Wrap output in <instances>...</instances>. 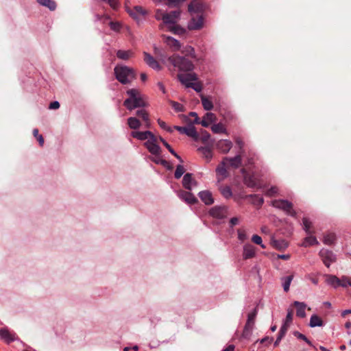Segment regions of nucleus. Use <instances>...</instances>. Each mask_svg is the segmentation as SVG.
Returning a JSON list of instances; mask_svg holds the SVG:
<instances>
[{
    "label": "nucleus",
    "mask_w": 351,
    "mask_h": 351,
    "mask_svg": "<svg viewBox=\"0 0 351 351\" xmlns=\"http://www.w3.org/2000/svg\"><path fill=\"white\" fill-rule=\"evenodd\" d=\"M168 62L180 72H190L194 69V64L191 60L178 54L169 56Z\"/></svg>",
    "instance_id": "5"
},
{
    "label": "nucleus",
    "mask_w": 351,
    "mask_h": 351,
    "mask_svg": "<svg viewBox=\"0 0 351 351\" xmlns=\"http://www.w3.org/2000/svg\"><path fill=\"white\" fill-rule=\"evenodd\" d=\"M258 314V309L255 307L250 313L247 315V318L245 324L247 326H255V321Z\"/></svg>",
    "instance_id": "30"
},
{
    "label": "nucleus",
    "mask_w": 351,
    "mask_h": 351,
    "mask_svg": "<svg viewBox=\"0 0 351 351\" xmlns=\"http://www.w3.org/2000/svg\"><path fill=\"white\" fill-rule=\"evenodd\" d=\"M109 26L112 31L116 32H120L121 28V25L119 22L110 21Z\"/></svg>",
    "instance_id": "53"
},
{
    "label": "nucleus",
    "mask_w": 351,
    "mask_h": 351,
    "mask_svg": "<svg viewBox=\"0 0 351 351\" xmlns=\"http://www.w3.org/2000/svg\"><path fill=\"white\" fill-rule=\"evenodd\" d=\"M37 2L40 5L47 8L50 11H54L57 7L54 0H37Z\"/></svg>",
    "instance_id": "29"
},
{
    "label": "nucleus",
    "mask_w": 351,
    "mask_h": 351,
    "mask_svg": "<svg viewBox=\"0 0 351 351\" xmlns=\"http://www.w3.org/2000/svg\"><path fill=\"white\" fill-rule=\"evenodd\" d=\"M145 62L152 69L156 71H160L162 67L158 61L149 53L143 52Z\"/></svg>",
    "instance_id": "14"
},
{
    "label": "nucleus",
    "mask_w": 351,
    "mask_h": 351,
    "mask_svg": "<svg viewBox=\"0 0 351 351\" xmlns=\"http://www.w3.org/2000/svg\"><path fill=\"white\" fill-rule=\"evenodd\" d=\"M324 325L323 320L316 314L311 315L310 318L309 326L311 328L317 326H322Z\"/></svg>",
    "instance_id": "32"
},
{
    "label": "nucleus",
    "mask_w": 351,
    "mask_h": 351,
    "mask_svg": "<svg viewBox=\"0 0 351 351\" xmlns=\"http://www.w3.org/2000/svg\"><path fill=\"white\" fill-rule=\"evenodd\" d=\"M211 130L215 134H226L227 130L221 123L213 124L211 126Z\"/></svg>",
    "instance_id": "37"
},
{
    "label": "nucleus",
    "mask_w": 351,
    "mask_h": 351,
    "mask_svg": "<svg viewBox=\"0 0 351 351\" xmlns=\"http://www.w3.org/2000/svg\"><path fill=\"white\" fill-rule=\"evenodd\" d=\"M133 54V52L131 50H121L119 49L117 51L116 55L119 59L127 60H128Z\"/></svg>",
    "instance_id": "35"
},
{
    "label": "nucleus",
    "mask_w": 351,
    "mask_h": 351,
    "mask_svg": "<svg viewBox=\"0 0 351 351\" xmlns=\"http://www.w3.org/2000/svg\"><path fill=\"white\" fill-rule=\"evenodd\" d=\"M219 191L222 196L226 199H230L232 196V192L230 186H222L219 188Z\"/></svg>",
    "instance_id": "38"
},
{
    "label": "nucleus",
    "mask_w": 351,
    "mask_h": 351,
    "mask_svg": "<svg viewBox=\"0 0 351 351\" xmlns=\"http://www.w3.org/2000/svg\"><path fill=\"white\" fill-rule=\"evenodd\" d=\"M255 247L252 245L246 244L243 246V258L244 260L252 258L255 256Z\"/></svg>",
    "instance_id": "19"
},
{
    "label": "nucleus",
    "mask_w": 351,
    "mask_h": 351,
    "mask_svg": "<svg viewBox=\"0 0 351 351\" xmlns=\"http://www.w3.org/2000/svg\"><path fill=\"white\" fill-rule=\"evenodd\" d=\"M116 79L122 84H128L136 78L134 70L125 65H117L114 69Z\"/></svg>",
    "instance_id": "4"
},
{
    "label": "nucleus",
    "mask_w": 351,
    "mask_h": 351,
    "mask_svg": "<svg viewBox=\"0 0 351 351\" xmlns=\"http://www.w3.org/2000/svg\"><path fill=\"white\" fill-rule=\"evenodd\" d=\"M198 151L202 152L203 156L208 160H210L213 158V153L210 147H200L197 149Z\"/></svg>",
    "instance_id": "39"
},
{
    "label": "nucleus",
    "mask_w": 351,
    "mask_h": 351,
    "mask_svg": "<svg viewBox=\"0 0 351 351\" xmlns=\"http://www.w3.org/2000/svg\"><path fill=\"white\" fill-rule=\"evenodd\" d=\"M0 337L8 344L11 342H13L16 339L15 335L11 333L8 330L5 328H1L0 330Z\"/></svg>",
    "instance_id": "21"
},
{
    "label": "nucleus",
    "mask_w": 351,
    "mask_h": 351,
    "mask_svg": "<svg viewBox=\"0 0 351 351\" xmlns=\"http://www.w3.org/2000/svg\"><path fill=\"white\" fill-rule=\"evenodd\" d=\"M178 197L189 205H194L198 202L197 198L191 191L179 190L177 191Z\"/></svg>",
    "instance_id": "11"
},
{
    "label": "nucleus",
    "mask_w": 351,
    "mask_h": 351,
    "mask_svg": "<svg viewBox=\"0 0 351 351\" xmlns=\"http://www.w3.org/2000/svg\"><path fill=\"white\" fill-rule=\"evenodd\" d=\"M205 4L202 0H192L188 5V12L193 15L197 14V18L193 16L188 23L187 27L189 30H199L203 27Z\"/></svg>",
    "instance_id": "2"
},
{
    "label": "nucleus",
    "mask_w": 351,
    "mask_h": 351,
    "mask_svg": "<svg viewBox=\"0 0 351 351\" xmlns=\"http://www.w3.org/2000/svg\"><path fill=\"white\" fill-rule=\"evenodd\" d=\"M185 134L193 138L195 141H199V134L193 124H190L187 126Z\"/></svg>",
    "instance_id": "28"
},
{
    "label": "nucleus",
    "mask_w": 351,
    "mask_h": 351,
    "mask_svg": "<svg viewBox=\"0 0 351 351\" xmlns=\"http://www.w3.org/2000/svg\"><path fill=\"white\" fill-rule=\"evenodd\" d=\"M188 88H191L195 91H196L197 93H199L202 90V85L199 82H193L192 84H189L188 85Z\"/></svg>",
    "instance_id": "51"
},
{
    "label": "nucleus",
    "mask_w": 351,
    "mask_h": 351,
    "mask_svg": "<svg viewBox=\"0 0 351 351\" xmlns=\"http://www.w3.org/2000/svg\"><path fill=\"white\" fill-rule=\"evenodd\" d=\"M293 320V311L291 309L287 310V314L284 322L285 324H290Z\"/></svg>",
    "instance_id": "55"
},
{
    "label": "nucleus",
    "mask_w": 351,
    "mask_h": 351,
    "mask_svg": "<svg viewBox=\"0 0 351 351\" xmlns=\"http://www.w3.org/2000/svg\"><path fill=\"white\" fill-rule=\"evenodd\" d=\"M136 114L141 118L143 121H147L149 117L148 112L143 108L136 110Z\"/></svg>",
    "instance_id": "48"
},
{
    "label": "nucleus",
    "mask_w": 351,
    "mask_h": 351,
    "mask_svg": "<svg viewBox=\"0 0 351 351\" xmlns=\"http://www.w3.org/2000/svg\"><path fill=\"white\" fill-rule=\"evenodd\" d=\"M101 1L107 3L114 10H118L120 6L119 0H101Z\"/></svg>",
    "instance_id": "46"
},
{
    "label": "nucleus",
    "mask_w": 351,
    "mask_h": 351,
    "mask_svg": "<svg viewBox=\"0 0 351 351\" xmlns=\"http://www.w3.org/2000/svg\"><path fill=\"white\" fill-rule=\"evenodd\" d=\"M307 278L315 285H317L319 283L318 278L313 277L311 275H308Z\"/></svg>",
    "instance_id": "64"
},
{
    "label": "nucleus",
    "mask_w": 351,
    "mask_h": 351,
    "mask_svg": "<svg viewBox=\"0 0 351 351\" xmlns=\"http://www.w3.org/2000/svg\"><path fill=\"white\" fill-rule=\"evenodd\" d=\"M185 172V169L183 165H178L174 173V177L176 179H180Z\"/></svg>",
    "instance_id": "45"
},
{
    "label": "nucleus",
    "mask_w": 351,
    "mask_h": 351,
    "mask_svg": "<svg viewBox=\"0 0 351 351\" xmlns=\"http://www.w3.org/2000/svg\"><path fill=\"white\" fill-rule=\"evenodd\" d=\"M173 128L178 131L179 132H180L181 134H185L187 127L175 125Z\"/></svg>",
    "instance_id": "60"
},
{
    "label": "nucleus",
    "mask_w": 351,
    "mask_h": 351,
    "mask_svg": "<svg viewBox=\"0 0 351 351\" xmlns=\"http://www.w3.org/2000/svg\"><path fill=\"white\" fill-rule=\"evenodd\" d=\"M252 241L257 245H260L263 249L266 248V246L263 244L262 238L258 234H254L252 237Z\"/></svg>",
    "instance_id": "50"
},
{
    "label": "nucleus",
    "mask_w": 351,
    "mask_h": 351,
    "mask_svg": "<svg viewBox=\"0 0 351 351\" xmlns=\"http://www.w3.org/2000/svg\"><path fill=\"white\" fill-rule=\"evenodd\" d=\"M184 51L186 53V56H189L193 59H196L195 51L193 47L191 46H186Z\"/></svg>",
    "instance_id": "54"
},
{
    "label": "nucleus",
    "mask_w": 351,
    "mask_h": 351,
    "mask_svg": "<svg viewBox=\"0 0 351 351\" xmlns=\"http://www.w3.org/2000/svg\"><path fill=\"white\" fill-rule=\"evenodd\" d=\"M278 192V189L276 186H271L270 189H269L266 192L267 196H273Z\"/></svg>",
    "instance_id": "59"
},
{
    "label": "nucleus",
    "mask_w": 351,
    "mask_h": 351,
    "mask_svg": "<svg viewBox=\"0 0 351 351\" xmlns=\"http://www.w3.org/2000/svg\"><path fill=\"white\" fill-rule=\"evenodd\" d=\"M319 242L317 238L314 236H308L304 238L302 246L304 247H307L308 246L318 245Z\"/></svg>",
    "instance_id": "33"
},
{
    "label": "nucleus",
    "mask_w": 351,
    "mask_h": 351,
    "mask_svg": "<svg viewBox=\"0 0 351 351\" xmlns=\"http://www.w3.org/2000/svg\"><path fill=\"white\" fill-rule=\"evenodd\" d=\"M237 233H238V239L240 241H243L247 239V236H246L245 232L244 230L239 229L237 230Z\"/></svg>",
    "instance_id": "57"
},
{
    "label": "nucleus",
    "mask_w": 351,
    "mask_h": 351,
    "mask_svg": "<svg viewBox=\"0 0 351 351\" xmlns=\"http://www.w3.org/2000/svg\"><path fill=\"white\" fill-rule=\"evenodd\" d=\"M158 156H156L155 158H152L151 160L152 162L157 165H165L167 164V160L164 159H160L157 158Z\"/></svg>",
    "instance_id": "56"
},
{
    "label": "nucleus",
    "mask_w": 351,
    "mask_h": 351,
    "mask_svg": "<svg viewBox=\"0 0 351 351\" xmlns=\"http://www.w3.org/2000/svg\"><path fill=\"white\" fill-rule=\"evenodd\" d=\"M293 335L297 339L304 341L310 346L313 347L315 349H316V348L313 346L312 342L304 335L296 330L293 332Z\"/></svg>",
    "instance_id": "42"
},
{
    "label": "nucleus",
    "mask_w": 351,
    "mask_h": 351,
    "mask_svg": "<svg viewBox=\"0 0 351 351\" xmlns=\"http://www.w3.org/2000/svg\"><path fill=\"white\" fill-rule=\"evenodd\" d=\"M201 100L204 110L209 111L213 108V104L211 100L206 98V97H202Z\"/></svg>",
    "instance_id": "41"
},
{
    "label": "nucleus",
    "mask_w": 351,
    "mask_h": 351,
    "mask_svg": "<svg viewBox=\"0 0 351 351\" xmlns=\"http://www.w3.org/2000/svg\"><path fill=\"white\" fill-rule=\"evenodd\" d=\"M49 109H58L60 108V103L57 101H54L50 103Z\"/></svg>",
    "instance_id": "61"
},
{
    "label": "nucleus",
    "mask_w": 351,
    "mask_h": 351,
    "mask_svg": "<svg viewBox=\"0 0 351 351\" xmlns=\"http://www.w3.org/2000/svg\"><path fill=\"white\" fill-rule=\"evenodd\" d=\"M326 282L333 288H337L340 287V279L334 275H326Z\"/></svg>",
    "instance_id": "27"
},
{
    "label": "nucleus",
    "mask_w": 351,
    "mask_h": 351,
    "mask_svg": "<svg viewBox=\"0 0 351 351\" xmlns=\"http://www.w3.org/2000/svg\"><path fill=\"white\" fill-rule=\"evenodd\" d=\"M337 239L336 234L333 232H328L324 235L323 243L325 245H332L335 244Z\"/></svg>",
    "instance_id": "31"
},
{
    "label": "nucleus",
    "mask_w": 351,
    "mask_h": 351,
    "mask_svg": "<svg viewBox=\"0 0 351 351\" xmlns=\"http://www.w3.org/2000/svg\"><path fill=\"white\" fill-rule=\"evenodd\" d=\"M273 246L277 250H284L287 247V242L283 240H273L272 241Z\"/></svg>",
    "instance_id": "43"
},
{
    "label": "nucleus",
    "mask_w": 351,
    "mask_h": 351,
    "mask_svg": "<svg viewBox=\"0 0 351 351\" xmlns=\"http://www.w3.org/2000/svg\"><path fill=\"white\" fill-rule=\"evenodd\" d=\"M240 171L243 176V183L248 188H261L259 180L254 173H248L245 168H242Z\"/></svg>",
    "instance_id": "7"
},
{
    "label": "nucleus",
    "mask_w": 351,
    "mask_h": 351,
    "mask_svg": "<svg viewBox=\"0 0 351 351\" xmlns=\"http://www.w3.org/2000/svg\"><path fill=\"white\" fill-rule=\"evenodd\" d=\"M293 279V275H289L285 277H282L281 278L282 285L283 287V289L285 292H288L289 290L290 285L291 281Z\"/></svg>",
    "instance_id": "36"
},
{
    "label": "nucleus",
    "mask_w": 351,
    "mask_h": 351,
    "mask_svg": "<svg viewBox=\"0 0 351 351\" xmlns=\"http://www.w3.org/2000/svg\"><path fill=\"white\" fill-rule=\"evenodd\" d=\"M130 135L133 138L141 141L147 139V141L143 143V145L152 155L155 156H160L161 154V148L158 145V140L162 143L163 145L169 150L171 154H174L175 150L162 136L157 137L152 132L149 130L143 132L132 131L130 133Z\"/></svg>",
    "instance_id": "1"
},
{
    "label": "nucleus",
    "mask_w": 351,
    "mask_h": 351,
    "mask_svg": "<svg viewBox=\"0 0 351 351\" xmlns=\"http://www.w3.org/2000/svg\"><path fill=\"white\" fill-rule=\"evenodd\" d=\"M170 103L176 112H180L184 111V107L182 104L174 101H171Z\"/></svg>",
    "instance_id": "49"
},
{
    "label": "nucleus",
    "mask_w": 351,
    "mask_h": 351,
    "mask_svg": "<svg viewBox=\"0 0 351 351\" xmlns=\"http://www.w3.org/2000/svg\"><path fill=\"white\" fill-rule=\"evenodd\" d=\"M303 229L306 234H311L313 232L311 230L312 227V223L307 217H303L302 219Z\"/></svg>",
    "instance_id": "40"
},
{
    "label": "nucleus",
    "mask_w": 351,
    "mask_h": 351,
    "mask_svg": "<svg viewBox=\"0 0 351 351\" xmlns=\"http://www.w3.org/2000/svg\"><path fill=\"white\" fill-rule=\"evenodd\" d=\"M293 304L296 307V315L301 318L305 317V308L306 307V304L304 302L295 301Z\"/></svg>",
    "instance_id": "22"
},
{
    "label": "nucleus",
    "mask_w": 351,
    "mask_h": 351,
    "mask_svg": "<svg viewBox=\"0 0 351 351\" xmlns=\"http://www.w3.org/2000/svg\"><path fill=\"white\" fill-rule=\"evenodd\" d=\"M254 326L245 324L243 332L240 336V339L249 340L252 335Z\"/></svg>",
    "instance_id": "26"
},
{
    "label": "nucleus",
    "mask_w": 351,
    "mask_h": 351,
    "mask_svg": "<svg viewBox=\"0 0 351 351\" xmlns=\"http://www.w3.org/2000/svg\"><path fill=\"white\" fill-rule=\"evenodd\" d=\"M182 184L186 190L191 191L193 186L197 185V182L193 178V173H186L183 176Z\"/></svg>",
    "instance_id": "13"
},
{
    "label": "nucleus",
    "mask_w": 351,
    "mask_h": 351,
    "mask_svg": "<svg viewBox=\"0 0 351 351\" xmlns=\"http://www.w3.org/2000/svg\"><path fill=\"white\" fill-rule=\"evenodd\" d=\"M216 116L213 112H207L201 121V125L204 128H208L210 123L215 122Z\"/></svg>",
    "instance_id": "23"
},
{
    "label": "nucleus",
    "mask_w": 351,
    "mask_h": 351,
    "mask_svg": "<svg viewBox=\"0 0 351 351\" xmlns=\"http://www.w3.org/2000/svg\"><path fill=\"white\" fill-rule=\"evenodd\" d=\"M223 160L226 163L228 162L229 165L234 169L239 168L241 165L242 162V158L240 155H237L232 158L224 157Z\"/></svg>",
    "instance_id": "18"
},
{
    "label": "nucleus",
    "mask_w": 351,
    "mask_h": 351,
    "mask_svg": "<svg viewBox=\"0 0 351 351\" xmlns=\"http://www.w3.org/2000/svg\"><path fill=\"white\" fill-rule=\"evenodd\" d=\"M166 44L173 49L174 51H178L180 49V42L171 37V36H165Z\"/></svg>",
    "instance_id": "24"
},
{
    "label": "nucleus",
    "mask_w": 351,
    "mask_h": 351,
    "mask_svg": "<svg viewBox=\"0 0 351 351\" xmlns=\"http://www.w3.org/2000/svg\"><path fill=\"white\" fill-rule=\"evenodd\" d=\"M210 138V135L208 132L205 130H201L200 136L199 135V141H201L203 143L206 144L208 142Z\"/></svg>",
    "instance_id": "44"
},
{
    "label": "nucleus",
    "mask_w": 351,
    "mask_h": 351,
    "mask_svg": "<svg viewBox=\"0 0 351 351\" xmlns=\"http://www.w3.org/2000/svg\"><path fill=\"white\" fill-rule=\"evenodd\" d=\"M128 12L134 19H138L140 16H144L147 12L141 5L134 6L132 10H128Z\"/></svg>",
    "instance_id": "20"
},
{
    "label": "nucleus",
    "mask_w": 351,
    "mask_h": 351,
    "mask_svg": "<svg viewBox=\"0 0 351 351\" xmlns=\"http://www.w3.org/2000/svg\"><path fill=\"white\" fill-rule=\"evenodd\" d=\"M178 80L188 88L189 84L197 80V75L195 73H180L178 75Z\"/></svg>",
    "instance_id": "12"
},
{
    "label": "nucleus",
    "mask_w": 351,
    "mask_h": 351,
    "mask_svg": "<svg viewBox=\"0 0 351 351\" xmlns=\"http://www.w3.org/2000/svg\"><path fill=\"white\" fill-rule=\"evenodd\" d=\"M340 279V287H347L348 285L351 286V280L347 276H342Z\"/></svg>",
    "instance_id": "52"
},
{
    "label": "nucleus",
    "mask_w": 351,
    "mask_h": 351,
    "mask_svg": "<svg viewBox=\"0 0 351 351\" xmlns=\"http://www.w3.org/2000/svg\"><path fill=\"white\" fill-rule=\"evenodd\" d=\"M198 197L206 206H210L215 202L212 193L208 190L199 191L198 193Z\"/></svg>",
    "instance_id": "16"
},
{
    "label": "nucleus",
    "mask_w": 351,
    "mask_h": 351,
    "mask_svg": "<svg viewBox=\"0 0 351 351\" xmlns=\"http://www.w3.org/2000/svg\"><path fill=\"white\" fill-rule=\"evenodd\" d=\"M33 135L38 141V143L40 147H43L44 145V138L41 134H39L38 129L34 128L33 130Z\"/></svg>",
    "instance_id": "47"
},
{
    "label": "nucleus",
    "mask_w": 351,
    "mask_h": 351,
    "mask_svg": "<svg viewBox=\"0 0 351 351\" xmlns=\"http://www.w3.org/2000/svg\"><path fill=\"white\" fill-rule=\"evenodd\" d=\"M239 223V219L237 217H232L230 220V227L232 228L233 226H236Z\"/></svg>",
    "instance_id": "63"
},
{
    "label": "nucleus",
    "mask_w": 351,
    "mask_h": 351,
    "mask_svg": "<svg viewBox=\"0 0 351 351\" xmlns=\"http://www.w3.org/2000/svg\"><path fill=\"white\" fill-rule=\"evenodd\" d=\"M217 149L223 154H227L232 147V143L230 140L222 139L217 142Z\"/></svg>",
    "instance_id": "17"
},
{
    "label": "nucleus",
    "mask_w": 351,
    "mask_h": 351,
    "mask_svg": "<svg viewBox=\"0 0 351 351\" xmlns=\"http://www.w3.org/2000/svg\"><path fill=\"white\" fill-rule=\"evenodd\" d=\"M319 256L324 265L327 267H329L332 263L337 261L336 255L328 249L322 248L319 252Z\"/></svg>",
    "instance_id": "9"
},
{
    "label": "nucleus",
    "mask_w": 351,
    "mask_h": 351,
    "mask_svg": "<svg viewBox=\"0 0 351 351\" xmlns=\"http://www.w3.org/2000/svg\"><path fill=\"white\" fill-rule=\"evenodd\" d=\"M162 17L161 19L164 24L168 25L169 26L171 25H174L177 23L178 20L180 17L181 11L180 10H173L168 13H161Z\"/></svg>",
    "instance_id": "8"
},
{
    "label": "nucleus",
    "mask_w": 351,
    "mask_h": 351,
    "mask_svg": "<svg viewBox=\"0 0 351 351\" xmlns=\"http://www.w3.org/2000/svg\"><path fill=\"white\" fill-rule=\"evenodd\" d=\"M128 98L123 101V106L130 111L137 108L147 106V103L142 97L139 90L136 88H131L126 91Z\"/></svg>",
    "instance_id": "3"
},
{
    "label": "nucleus",
    "mask_w": 351,
    "mask_h": 351,
    "mask_svg": "<svg viewBox=\"0 0 351 351\" xmlns=\"http://www.w3.org/2000/svg\"><path fill=\"white\" fill-rule=\"evenodd\" d=\"M168 29L170 32L177 35H183L186 33V29L179 25H171L168 26Z\"/></svg>",
    "instance_id": "34"
},
{
    "label": "nucleus",
    "mask_w": 351,
    "mask_h": 351,
    "mask_svg": "<svg viewBox=\"0 0 351 351\" xmlns=\"http://www.w3.org/2000/svg\"><path fill=\"white\" fill-rule=\"evenodd\" d=\"M271 206L284 211L287 215L296 217L297 213L293 210V204L287 199H274L271 202Z\"/></svg>",
    "instance_id": "6"
},
{
    "label": "nucleus",
    "mask_w": 351,
    "mask_h": 351,
    "mask_svg": "<svg viewBox=\"0 0 351 351\" xmlns=\"http://www.w3.org/2000/svg\"><path fill=\"white\" fill-rule=\"evenodd\" d=\"M250 197H254V198H257V201L256 202V204L258 205V206H262L264 203V199L263 197H260L258 195H250Z\"/></svg>",
    "instance_id": "58"
},
{
    "label": "nucleus",
    "mask_w": 351,
    "mask_h": 351,
    "mask_svg": "<svg viewBox=\"0 0 351 351\" xmlns=\"http://www.w3.org/2000/svg\"><path fill=\"white\" fill-rule=\"evenodd\" d=\"M127 123L128 125V127L130 129L134 130V131H136V130L139 129L140 127L141 126V123L139 121V119L134 117H130L128 118Z\"/></svg>",
    "instance_id": "25"
},
{
    "label": "nucleus",
    "mask_w": 351,
    "mask_h": 351,
    "mask_svg": "<svg viewBox=\"0 0 351 351\" xmlns=\"http://www.w3.org/2000/svg\"><path fill=\"white\" fill-rule=\"evenodd\" d=\"M208 214L213 218L223 219L227 217L228 207L226 206H215L209 210Z\"/></svg>",
    "instance_id": "10"
},
{
    "label": "nucleus",
    "mask_w": 351,
    "mask_h": 351,
    "mask_svg": "<svg viewBox=\"0 0 351 351\" xmlns=\"http://www.w3.org/2000/svg\"><path fill=\"white\" fill-rule=\"evenodd\" d=\"M226 162L222 160L215 169L219 182L226 178L229 176V173L226 169Z\"/></svg>",
    "instance_id": "15"
},
{
    "label": "nucleus",
    "mask_w": 351,
    "mask_h": 351,
    "mask_svg": "<svg viewBox=\"0 0 351 351\" xmlns=\"http://www.w3.org/2000/svg\"><path fill=\"white\" fill-rule=\"evenodd\" d=\"M288 326L289 324L283 323L280 328L279 332L286 335L288 330Z\"/></svg>",
    "instance_id": "62"
}]
</instances>
